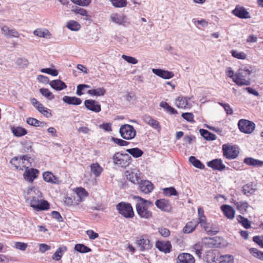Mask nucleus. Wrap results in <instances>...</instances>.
<instances>
[{
	"label": "nucleus",
	"instance_id": "obj_5",
	"mask_svg": "<svg viewBox=\"0 0 263 263\" xmlns=\"http://www.w3.org/2000/svg\"><path fill=\"white\" fill-rule=\"evenodd\" d=\"M119 213L127 218H133L134 212L130 204L126 202H120L116 205Z\"/></svg>",
	"mask_w": 263,
	"mask_h": 263
},
{
	"label": "nucleus",
	"instance_id": "obj_15",
	"mask_svg": "<svg viewBox=\"0 0 263 263\" xmlns=\"http://www.w3.org/2000/svg\"><path fill=\"white\" fill-rule=\"evenodd\" d=\"M43 178L45 181L54 184H59L61 181L51 172L47 171L43 173Z\"/></svg>",
	"mask_w": 263,
	"mask_h": 263
},
{
	"label": "nucleus",
	"instance_id": "obj_40",
	"mask_svg": "<svg viewBox=\"0 0 263 263\" xmlns=\"http://www.w3.org/2000/svg\"><path fill=\"white\" fill-rule=\"evenodd\" d=\"M90 170L96 177H98L101 174L103 169L98 163H96L90 165Z\"/></svg>",
	"mask_w": 263,
	"mask_h": 263
},
{
	"label": "nucleus",
	"instance_id": "obj_1",
	"mask_svg": "<svg viewBox=\"0 0 263 263\" xmlns=\"http://www.w3.org/2000/svg\"><path fill=\"white\" fill-rule=\"evenodd\" d=\"M26 201L31 207L37 211L46 210L49 208L47 201L44 200L42 194L37 187H28L24 191Z\"/></svg>",
	"mask_w": 263,
	"mask_h": 263
},
{
	"label": "nucleus",
	"instance_id": "obj_6",
	"mask_svg": "<svg viewBox=\"0 0 263 263\" xmlns=\"http://www.w3.org/2000/svg\"><path fill=\"white\" fill-rule=\"evenodd\" d=\"M119 133L122 138L129 140L134 139L136 135V132L134 127L129 124L121 126Z\"/></svg>",
	"mask_w": 263,
	"mask_h": 263
},
{
	"label": "nucleus",
	"instance_id": "obj_25",
	"mask_svg": "<svg viewBox=\"0 0 263 263\" xmlns=\"http://www.w3.org/2000/svg\"><path fill=\"white\" fill-rule=\"evenodd\" d=\"M220 208L224 215L228 218L232 219L234 218L235 211L233 207L229 205L225 204L221 206Z\"/></svg>",
	"mask_w": 263,
	"mask_h": 263
},
{
	"label": "nucleus",
	"instance_id": "obj_10",
	"mask_svg": "<svg viewBox=\"0 0 263 263\" xmlns=\"http://www.w3.org/2000/svg\"><path fill=\"white\" fill-rule=\"evenodd\" d=\"M238 127L241 132L246 134L252 133L255 129V124L250 121L241 119L238 123Z\"/></svg>",
	"mask_w": 263,
	"mask_h": 263
},
{
	"label": "nucleus",
	"instance_id": "obj_39",
	"mask_svg": "<svg viewBox=\"0 0 263 263\" xmlns=\"http://www.w3.org/2000/svg\"><path fill=\"white\" fill-rule=\"evenodd\" d=\"M26 122L28 124L31 126H34L36 127H43L46 125V123L41 122L33 118H28L27 119Z\"/></svg>",
	"mask_w": 263,
	"mask_h": 263
},
{
	"label": "nucleus",
	"instance_id": "obj_63",
	"mask_svg": "<svg viewBox=\"0 0 263 263\" xmlns=\"http://www.w3.org/2000/svg\"><path fill=\"white\" fill-rule=\"evenodd\" d=\"M50 249V247L45 243H41L39 245V251L41 253H44Z\"/></svg>",
	"mask_w": 263,
	"mask_h": 263
},
{
	"label": "nucleus",
	"instance_id": "obj_53",
	"mask_svg": "<svg viewBox=\"0 0 263 263\" xmlns=\"http://www.w3.org/2000/svg\"><path fill=\"white\" fill-rule=\"evenodd\" d=\"M41 71L43 73H47L52 76H57L58 74V71L57 70L50 68H43L41 70Z\"/></svg>",
	"mask_w": 263,
	"mask_h": 263
},
{
	"label": "nucleus",
	"instance_id": "obj_56",
	"mask_svg": "<svg viewBox=\"0 0 263 263\" xmlns=\"http://www.w3.org/2000/svg\"><path fill=\"white\" fill-rule=\"evenodd\" d=\"M74 4L81 6H87L91 3V0H70Z\"/></svg>",
	"mask_w": 263,
	"mask_h": 263
},
{
	"label": "nucleus",
	"instance_id": "obj_58",
	"mask_svg": "<svg viewBox=\"0 0 263 263\" xmlns=\"http://www.w3.org/2000/svg\"><path fill=\"white\" fill-rule=\"evenodd\" d=\"M112 141H114L116 144L119 146H127L128 144V142L121 139L116 138H112Z\"/></svg>",
	"mask_w": 263,
	"mask_h": 263
},
{
	"label": "nucleus",
	"instance_id": "obj_12",
	"mask_svg": "<svg viewBox=\"0 0 263 263\" xmlns=\"http://www.w3.org/2000/svg\"><path fill=\"white\" fill-rule=\"evenodd\" d=\"M136 243L141 251L148 250L152 246L149 239L142 236L136 238Z\"/></svg>",
	"mask_w": 263,
	"mask_h": 263
},
{
	"label": "nucleus",
	"instance_id": "obj_31",
	"mask_svg": "<svg viewBox=\"0 0 263 263\" xmlns=\"http://www.w3.org/2000/svg\"><path fill=\"white\" fill-rule=\"evenodd\" d=\"M243 162L248 165L253 167H261L263 166V161L259 160L252 157L246 158Z\"/></svg>",
	"mask_w": 263,
	"mask_h": 263
},
{
	"label": "nucleus",
	"instance_id": "obj_3",
	"mask_svg": "<svg viewBox=\"0 0 263 263\" xmlns=\"http://www.w3.org/2000/svg\"><path fill=\"white\" fill-rule=\"evenodd\" d=\"M31 158L27 155H20L12 158L10 164L15 169L23 171L31 166Z\"/></svg>",
	"mask_w": 263,
	"mask_h": 263
},
{
	"label": "nucleus",
	"instance_id": "obj_50",
	"mask_svg": "<svg viewBox=\"0 0 263 263\" xmlns=\"http://www.w3.org/2000/svg\"><path fill=\"white\" fill-rule=\"evenodd\" d=\"M189 161L192 163L195 167L202 169L203 168V164L198 159H197L194 156H191L189 158Z\"/></svg>",
	"mask_w": 263,
	"mask_h": 263
},
{
	"label": "nucleus",
	"instance_id": "obj_9",
	"mask_svg": "<svg viewBox=\"0 0 263 263\" xmlns=\"http://www.w3.org/2000/svg\"><path fill=\"white\" fill-rule=\"evenodd\" d=\"M222 151L223 156L228 159L236 158L239 154V151L235 146L227 144L222 145Z\"/></svg>",
	"mask_w": 263,
	"mask_h": 263
},
{
	"label": "nucleus",
	"instance_id": "obj_36",
	"mask_svg": "<svg viewBox=\"0 0 263 263\" xmlns=\"http://www.w3.org/2000/svg\"><path fill=\"white\" fill-rule=\"evenodd\" d=\"M29 63L28 60L23 57L17 58L15 62L16 66L19 69H24L26 68L28 66Z\"/></svg>",
	"mask_w": 263,
	"mask_h": 263
},
{
	"label": "nucleus",
	"instance_id": "obj_16",
	"mask_svg": "<svg viewBox=\"0 0 263 263\" xmlns=\"http://www.w3.org/2000/svg\"><path fill=\"white\" fill-rule=\"evenodd\" d=\"M156 248L160 251L165 253H168L170 252L172 245L168 241H158L156 243Z\"/></svg>",
	"mask_w": 263,
	"mask_h": 263
},
{
	"label": "nucleus",
	"instance_id": "obj_43",
	"mask_svg": "<svg viewBox=\"0 0 263 263\" xmlns=\"http://www.w3.org/2000/svg\"><path fill=\"white\" fill-rule=\"evenodd\" d=\"M175 104L181 108H187L191 106V103L187 100H176Z\"/></svg>",
	"mask_w": 263,
	"mask_h": 263
},
{
	"label": "nucleus",
	"instance_id": "obj_27",
	"mask_svg": "<svg viewBox=\"0 0 263 263\" xmlns=\"http://www.w3.org/2000/svg\"><path fill=\"white\" fill-rule=\"evenodd\" d=\"M33 34L39 37L50 39L51 37V33L46 28H37L33 31Z\"/></svg>",
	"mask_w": 263,
	"mask_h": 263
},
{
	"label": "nucleus",
	"instance_id": "obj_7",
	"mask_svg": "<svg viewBox=\"0 0 263 263\" xmlns=\"http://www.w3.org/2000/svg\"><path fill=\"white\" fill-rule=\"evenodd\" d=\"M112 160L115 164L125 167L129 164L130 157L128 154L117 153L113 156Z\"/></svg>",
	"mask_w": 263,
	"mask_h": 263
},
{
	"label": "nucleus",
	"instance_id": "obj_28",
	"mask_svg": "<svg viewBox=\"0 0 263 263\" xmlns=\"http://www.w3.org/2000/svg\"><path fill=\"white\" fill-rule=\"evenodd\" d=\"M10 129L13 135L17 137L24 136L28 133L25 128L20 126H12Z\"/></svg>",
	"mask_w": 263,
	"mask_h": 263
},
{
	"label": "nucleus",
	"instance_id": "obj_4",
	"mask_svg": "<svg viewBox=\"0 0 263 263\" xmlns=\"http://www.w3.org/2000/svg\"><path fill=\"white\" fill-rule=\"evenodd\" d=\"M252 73H253L252 70L247 67L240 68L236 72V77H235L234 82L239 86L250 85L249 77Z\"/></svg>",
	"mask_w": 263,
	"mask_h": 263
},
{
	"label": "nucleus",
	"instance_id": "obj_19",
	"mask_svg": "<svg viewBox=\"0 0 263 263\" xmlns=\"http://www.w3.org/2000/svg\"><path fill=\"white\" fill-rule=\"evenodd\" d=\"M139 187L140 191L145 194L151 192L154 189L153 184L148 180L141 181L139 182Z\"/></svg>",
	"mask_w": 263,
	"mask_h": 263
},
{
	"label": "nucleus",
	"instance_id": "obj_51",
	"mask_svg": "<svg viewBox=\"0 0 263 263\" xmlns=\"http://www.w3.org/2000/svg\"><path fill=\"white\" fill-rule=\"evenodd\" d=\"M74 249L80 253H87L90 252L91 249L83 244H77Z\"/></svg>",
	"mask_w": 263,
	"mask_h": 263
},
{
	"label": "nucleus",
	"instance_id": "obj_18",
	"mask_svg": "<svg viewBox=\"0 0 263 263\" xmlns=\"http://www.w3.org/2000/svg\"><path fill=\"white\" fill-rule=\"evenodd\" d=\"M86 107L92 111L98 112L101 111V106L94 100H86L84 102Z\"/></svg>",
	"mask_w": 263,
	"mask_h": 263
},
{
	"label": "nucleus",
	"instance_id": "obj_55",
	"mask_svg": "<svg viewBox=\"0 0 263 263\" xmlns=\"http://www.w3.org/2000/svg\"><path fill=\"white\" fill-rule=\"evenodd\" d=\"M163 193L165 195L167 196H175L177 195L176 190L172 187L163 189Z\"/></svg>",
	"mask_w": 263,
	"mask_h": 263
},
{
	"label": "nucleus",
	"instance_id": "obj_47",
	"mask_svg": "<svg viewBox=\"0 0 263 263\" xmlns=\"http://www.w3.org/2000/svg\"><path fill=\"white\" fill-rule=\"evenodd\" d=\"M249 252L254 257L263 261V252L253 248H250Z\"/></svg>",
	"mask_w": 263,
	"mask_h": 263
},
{
	"label": "nucleus",
	"instance_id": "obj_60",
	"mask_svg": "<svg viewBox=\"0 0 263 263\" xmlns=\"http://www.w3.org/2000/svg\"><path fill=\"white\" fill-rule=\"evenodd\" d=\"M27 246L28 245L27 243L21 242H16L14 245V247L16 249L21 251H25L26 249Z\"/></svg>",
	"mask_w": 263,
	"mask_h": 263
},
{
	"label": "nucleus",
	"instance_id": "obj_32",
	"mask_svg": "<svg viewBox=\"0 0 263 263\" xmlns=\"http://www.w3.org/2000/svg\"><path fill=\"white\" fill-rule=\"evenodd\" d=\"M90 86L86 84H79L77 86L76 93L78 96H81L84 94H88L90 91Z\"/></svg>",
	"mask_w": 263,
	"mask_h": 263
},
{
	"label": "nucleus",
	"instance_id": "obj_34",
	"mask_svg": "<svg viewBox=\"0 0 263 263\" xmlns=\"http://www.w3.org/2000/svg\"><path fill=\"white\" fill-rule=\"evenodd\" d=\"M50 85L52 88L58 90H62L66 87L65 83L60 80L52 81L50 83Z\"/></svg>",
	"mask_w": 263,
	"mask_h": 263
},
{
	"label": "nucleus",
	"instance_id": "obj_21",
	"mask_svg": "<svg viewBox=\"0 0 263 263\" xmlns=\"http://www.w3.org/2000/svg\"><path fill=\"white\" fill-rule=\"evenodd\" d=\"M177 263H195V259L190 254L183 253L178 255Z\"/></svg>",
	"mask_w": 263,
	"mask_h": 263
},
{
	"label": "nucleus",
	"instance_id": "obj_20",
	"mask_svg": "<svg viewBox=\"0 0 263 263\" xmlns=\"http://www.w3.org/2000/svg\"><path fill=\"white\" fill-rule=\"evenodd\" d=\"M24 173V177L25 180L30 182H32L36 178L39 171L34 168H25Z\"/></svg>",
	"mask_w": 263,
	"mask_h": 263
},
{
	"label": "nucleus",
	"instance_id": "obj_57",
	"mask_svg": "<svg viewBox=\"0 0 263 263\" xmlns=\"http://www.w3.org/2000/svg\"><path fill=\"white\" fill-rule=\"evenodd\" d=\"M182 117L188 122L193 123L194 122V115L192 113L186 112L182 113L181 115Z\"/></svg>",
	"mask_w": 263,
	"mask_h": 263
},
{
	"label": "nucleus",
	"instance_id": "obj_41",
	"mask_svg": "<svg viewBox=\"0 0 263 263\" xmlns=\"http://www.w3.org/2000/svg\"><path fill=\"white\" fill-rule=\"evenodd\" d=\"M200 133L201 135L206 140H213L216 139V136L215 135L211 133L205 129H200Z\"/></svg>",
	"mask_w": 263,
	"mask_h": 263
},
{
	"label": "nucleus",
	"instance_id": "obj_44",
	"mask_svg": "<svg viewBox=\"0 0 263 263\" xmlns=\"http://www.w3.org/2000/svg\"><path fill=\"white\" fill-rule=\"evenodd\" d=\"M243 193L247 196H250L252 195L255 191V189L253 188L252 184H247L243 185L242 187Z\"/></svg>",
	"mask_w": 263,
	"mask_h": 263
},
{
	"label": "nucleus",
	"instance_id": "obj_48",
	"mask_svg": "<svg viewBox=\"0 0 263 263\" xmlns=\"http://www.w3.org/2000/svg\"><path fill=\"white\" fill-rule=\"evenodd\" d=\"M237 219L246 229H249L251 227L250 222L247 218H245L241 215H238L237 217Z\"/></svg>",
	"mask_w": 263,
	"mask_h": 263
},
{
	"label": "nucleus",
	"instance_id": "obj_22",
	"mask_svg": "<svg viewBox=\"0 0 263 263\" xmlns=\"http://www.w3.org/2000/svg\"><path fill=\"white\" fill-rule=\"evenodd\" d=\"M152 70L155 74L164 79H169L174 77L173 73L167 70L155 68H153Z\"/></svg>",
	"mask_w": 263,
	"mask_h": 263
},
{
	"label": "nucleus",
	"instance_id": "obj_62",
	"mask_svg": "<svg viewBox=\"0 0 263 263\" xmlns=\"http://www.w3.org/2000/svg\"><path fill=\"white\" fill-rule=\"evenodd\" d=\"M159 233L164 237H167L170 235V231L167 229L164 228L159 229Z\"/></svg>",
	"mask_w": 263,
	"mask_h": 263
},
{
	"label": "nucleus",
	"instance_id": "obj_30",
	"mask_svg": "<svg viewBox=\"0 0 263 263\" xmlns=\"http://www.w3.org/2000/svg\"><path fill=\"white\" fill-rule=\"evenodd\" d=\"M1 32L7 37H18V33L14 29H11L7 26H3L1 27Z\"/></svg>",
	"mask_w": 263,
	"mask_h": 263
},
{
	"label": "nucleus",
	"instance_id": "obj_64",
	"mask_svg": "<svg viewBox=\"0 0 263 263\" xmlns=\"http://www.w3.org/2000/svg\"><path fill=\"white\" fill-rule=\"evenodd\" d=\"M223 261L227 263H233L234 257L231 255H226L222 256Z\"/></svg>",
	"mask_w": 263,
	"mask_h": 263
},
{
	"label": "nucleus",
	"instance_id": "obj_46",
	"mask_svg": "<svg viewBox=\"0 0 263 263\" xmlns=\"http://www.w3.org/2000/svg\"><path fill=\"white\" fill-rule=\"evenodd\" d=\"M115 8H124L127 6L126 0H109Z\"/></svg>",
	"mask_w": 263,
	"mask_h": 263
},
{
	"label": "nucleus",
	"instance_id": "obj_17",
	"mask_svg": "<svg viewBox=\"0 0 263 263\" xmlns=\"http://www.w3.org/2000/svg\"><path fill=\"white\" fill-rule=\"evenodd\" d=\"M207 165L214 170L220 171L225 169L226 166L220 159H215L208 162Z\"/></svg>",
	"mask_w": 263,
	"mask_h": 263
},
{
	"label": "nucleus",
	"instance_id": "obj_45",
	"mask_svg": "<svg viewBox=\"0 0 263 263\" xmlns=\"http://www.w3.org/2000/svg\"><path fill=\"white\" fill-rule=\"evenodd\" d=\"M126 152L135 158L140 157L143 154V151L137 147L127 149Z\"/></svg>",
	"mask_w": 263,
	"mask_h": 263
},
{
	"label": "nucleus",
	"instance_id": "obj_29",
	"mask_svg": "<svg viewBox=\"0 0 263 263\" xmlns=\"http://www.w3.org/2000/svg\"><path fill=\"white\" fill-rule=\"evenodd\" d=\"M236 207L237 210L239 211L241 214H244L247 211V209L249 205L246 201H240L239 202L233 200L232 202Z\"/></svg>",
	"mask_w": 263,
	"mask_h": 263
},
{
	"label": "nucleus",
	"instance_id": "obj_59",
	"mask_svg": "<svg viewBox=\"0 0 263 263\" xmlns=\"http://www.w3.org/2000/svg\"><path fill=\"white\" fill-rule=\"evenodd\" d=\"M253 240L261 248H263V236H256L253 237Z\"/></svg>",
	"mask_w": 263,
	"mask_h": 263
},
{
	"label": "nucleus",
	"instance_id": "obj_13",
	"mask_svg": "<svg viewBox=\"0 0 263 263\" xmlns=\"http://www.w3.org/2000/svg\"><path fill=\"white\" fill-rule=\"evenodd\" d=\"M198 222L200 227L209 234H216L218 232L212 224L207 222L206 217L199 220Z\"/></svg>",
	"mask_w": 263,
	"mask_h": 263
},
{
	"label": "nucleus",
	"instance_id": "obj_42",
	"mask_svg": "<svg viewBox=\"0 0 263 263\" xmlns=\"http://www.w3.org/2000/svg\"><path fill=\"white\" fill-rule=\"evenodd\" d=\"M66 250L67 249L66 247L63 246L60 247L53 255L52 259L57 261L60 260L63 253L65 252Z\"/></svg>",
	"mask_w": 263,
	"mask_h": 263
},
{
	"label": "nucleus",
	"instance_id": "obj_24",
	"mask_svg": "<svg viewBox=\"0 0 263 263\" xmlns=\"http://www.w3.org/2000/svg\"><path fill=\"white\" fill-rule=\"evenodd\" d=\"M155 205L158 209L165 212H170L172 209L170 202L164 199L157 200Z\"/></svg>",
	"mask_w": 263,
	"mask_h": 263
},
{
	"label": "nucleus",
	"instance_id": "obj_54",
	"mask_svg": "<svg viewBox=\"0 0 263 263\" xmlns=\"http://www.w3.org/2000/svg\"><path fill=\"white\" fill-rule=\"evenodd\" d=\"M122 58L125 61L130 64H136L138 63V61L137 59L134 57L127 56L125 54H123L122 55Z\"/></svg>",
	"mask_w": 263,
	"mask_h": 263
},
{
	"label": "nucleus",
	"instance_id": "obj_23",
	"mask_svg": "<svg viewBox=\"0 0 263 263\" xmlns=\"http://www.w3.org/2000/svg\"><path fill=\"white\" fill-rule=\"evenodd\" d=\"M143 119L145 123L152 126L153 128H155L158 131H160L161 126L158 121L153 119L151 116L147 115L144 116L143 118Z\"/></svg>",
	"mask_w": 263,
	"mask_h": 263
},
{
	"label": "nucleus",
	"instance_id": "obj_49",
	"mask_svg": "<svg viewBox=\"0 0 263 263\" xmlns=\"http://www.w3.org/2000/svg\"><path fill=\"white\" fill-rule=\"evenodd\" d=\"M64 203L67 206H77L79 205L78 202L77 201L75 197H66L65 198Z\"/></svg>",
	"mask_w": 263,
	"mask_h": 263
},
{
	"label": "nucleus",
	"instance_id": "obj_14",
	"mask_svg": "<svg viewBox=\"0 0 263 263\" xmlns=\"http://www.w3.org/2000/svg\"><path fill=\"white\" fill-rule=\"evenodd\" d=\"M232 13L235 16L240 18H250V13L243 7L237 5L235 8L232 11Z\"/></svg>",
	"mask_w": 263,
	"mask_h": 263
},
{
	"label": "nucleus",
	"instance_id": "obj_61",
	"mask_svg": "<svg viewBox=\"0 0 263 263\" xmlns=\"http://www.w3.org/2000/svg\"><path fill=\"white\" fill-rule=\"evenodd\" d=\"M226 73L227 75L229 77L231 78L234 82L235 81V77H236V72L234 73L232 68H228L226 71Z\"/></svg>",
	"mask_w": 263,
	"mask_h": 263
},
{
	"label": "nucleus",
	"instance_id": "obj_11",
	"mask_svg": "<svg viewBox=\"0 0 263 263\" xmlns=\"http://www.w3.org/2000/svg\"><path fill=\"white\" fill-rule=\"evenodd\" d=\"M127 179L134 184L139 183L140 179L139 171L135 167L130 168L125 172Z\"/></svg>",
	"mask_w": 263,
	"mask_h": 263
},
{
	"label": "nucleus",
	"instance_id": "obj_38",
	"mask_svg": "<svg viewBox=\"0 0 263 263\" xmlns=\"http://www.w3.org/2000/svg\"><path fill=\"white\" fill-rule=\"evenodd\" d=\"M66 26L68 29L73 31H78L81 28V25L77 21L73 20L68 21Z\"/></svg>",
	"mask_w": 263,
	"mask_h": 263
},
{
	"label": "nucleus",
	"instance_id": "obj_26",
	"mask_svg": "<svg viewBox=\"0 0 263 263\" xmlns=\"http://www.w3.org/2000/svg\"><path fill=\"white\" fill-rule=\"evenodd\" d=\"M74 192L77 196L76 200L78 202L79 205L83 202L88 196L87 192L82 187H78L75 189Z\"/></svg>",
	"mask_w": 263,
	"mask_h": 263
},
{
	"label": "nucleus",
	"instance_id": "obj_33",
	"mask_svg": "<svg viewBox=\"0 0 263 263\" xmlns=\"http://www.w3.org/2000/svg\"><path fill=\"white\" fill-rule=\"evenodd\" d=\"M198 224V222L196 220L191 221L186 223L183 229V232L184 233L189 234L193 232Z\"/></svg>",
	"mask_w": 263,
	"mask_h": 263
},
{
	"label": "nucleus",
	"instance_id": "obj_35",
	"mask_svg": "<svg viewBox=\"0 0 263 263\" xmlns=\"http://www.w3.org/2000/svg\"><path fill=\"white\" fill-rule=\"evenodd\" d=\"M105 92V89L102 87H99L96 89L90 88L89 96L91 97H100L103 96Z\"/></svg>",
	"mask_w": 263,
	"mask_h": 263
},
{
	"label": "nucleus",
	"instance_id": "obj_52",
	"mask_svg": "<svg viewBox=\"0 0 263 263\" xmlns=\"http://www.w3.org/2000/svg\"><path fill=\"white\" fill-rule=\"evenodd\" d=\"M232 55L238 59L245 60L247 58V55L243 52H239L237 50H233L231 51Z\"/></svg>",
	"mask_w": 263,
	"mask_h": 263
},
{
	"label": "nucleus",
	"instance_id": "obj_2",
	"mask_svg": "<svg viewBox=\"0 0 263 263\" xmlns=\"http://www.w3.org/2000/svg\"><path fill=\"white\" fill-rule=\"evenodd\" d=\"M134 199L136 201L135 206L139 216L143 219H150L152 217L151 208L153 206V203L139 196H134Z\"/></svg>",
	"mask_w": 263,
	"mask_h": 263
},
{
	"label": "nucleus",
	"instance_id": "obj_37",
	"mask_svg": "<svg viewBox=\"0 0 263 263\" xmlns=\"http://www.w3.org/2000/svg\"><path fill=\"white\" fill-rule=\"evenodd\" d=\"M32 104L39 112L43 114L44 116H47V114H48L47 109L44 107L37 100H32Z\"/></svg>",
	"mask_w": 263,
	"mask_h": 263
},
{
	"label": "nucleus",
	"instance_id": "obj_8",
	"mask_svg": "<svg viewBox=\"0 0 263 263\" xmlns=\"http://www.w3.org/2000/svg\"><path fill=\"white\" fill-rule=\"evenodd\" d=\"M109 19L114 24L124 27L128 26L130 24L126 16L122 14L113 13L110 15Z\"/></svg>",
	"mask_w": 263,
	"mask_h": 263
}]
</instances>
